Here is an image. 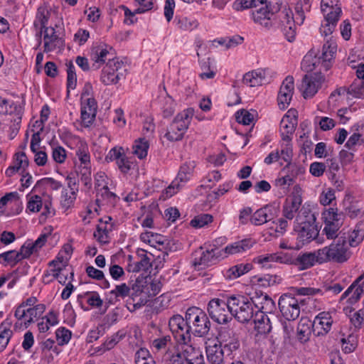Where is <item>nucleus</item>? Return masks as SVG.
I'll return each mask as SVG.
<instances>
[{
  "instance_id": "nucleus-33",
  "label": "nucleus",
  "mask_w": 364,
  "mask_h": 364,
  "mask_svg": "<svg viewBox=\"0 0 364 364\" xmlns=\"http://www.w3.org/2000/svg\"><path fill=\"white\" fill-rule=\"evenodd\" d=\"M11 324L12 322L6 318L0 325V353L6 348L13 335V331L11 330Z\"/></svg>"
},
{
  "instance_id": "nucleus-11",
  "label": "nucleus",
  "mask_w": 364,
  "mask_h": 364,
  "mask_svg": "<svg viewBox=\"0 0 364 364\" xmlns=\"http://www.w3.org/2000/svg\"><path fill=\"white\" fill-rule=\"evenodd\" d=\"M218 345L220 346L226 356L236 352L240 346L238 337L232 330L221 328L217 337Z\"/></svg>"
},
{
  "instance_id": "nucleus-50",
  "label": "nucleus",
  "mask_w": 364,
  "mask_h": 364,
  "mask_svg": "<svg viewBox=\"0 0 364 364\" xmlns=\"http://www.w3.org/2000/svg\"><path fill=\"white\" fill-rule=\"evenodd\" d=\"M144 278L146 279V283H144V285L145 288L147 289L146 291L149 299L150 297L155 296L160 292L162 284L161 282L158 280H151V278L147 279L146 277Z\"/></svg>"
},
{
  "instance_id": "nucleus-43",
  "label": "nucleus",
  "mask_w": 364,
  "mask_h": 364,
  "mask_svg": "<svg viewBox=\"0 0 364 364\" xmlns=\"http://www.w3.org/2000/svg\"><path fill=\"white\" fill-rule=\"evenodd\" d=\"M97 197H101V198H97L95 200L97 205H100L102 200H107V203H114L117 200L116 194L109 191L107 185H105L104 187L97 189Z\"/></svg>"
},
{
  "instance_id": "nucleus-26",
  "label": "nucleus",
  "mask_w": 364,
  "mask_h": 364,
  "mask_svg": "<svg viewBox=\"0 0 364 364\" xmlns=\"http://www.w3.org/2000/svg\"><path fill=\"white\" fill-rule=\"evenodd\" d=\"M50 11L46 6H40L37 10L33 26L36 29L38 30L36 33V37L39 39L41 38L43 30L48 28L47 24L50 18Z\"/></svg>"
},
{
  "instance_id": "nucleus-28",
  "label": "nucleus",
  "mask_w": 364,
  "mask_h": 364,
  "mask_svg": "<svg viewBox=\"0 0 364 364\" xmlns=\"http://www.w3.org/2000/svg\"><path fill=\"white\" fill-rule=\"evenodd\" d=\"M254 323L255 329L259 334L266 335L272 330L270 319L264 311L255 312Z\"/></svg>"
},
{
  "instance_id": "nucleus-58",
  "label": "nucleus",
  "mask_w": 364,
  "mask_h": 364,
  "mask_svg": "<svg viewBox=\"0 0 364 364\" xmlns=\"http://www.w3.org/2000/svg\"><path fill=\"white\" fill-rule=\"evenodd\" d=\"M213 218L210 214H200L192 219L190 223L193 228H201L211 223Z\"/></svg>"
},
{
  "instance_id": "nucleus-41",
  "label": "nucleus",
  "mask_w": 364,
  "mask_h": 364,
  "mask_svg": "<svg viewBox=\"0 0 364 364\" xmlns=\"http://www.w3.org/2000/svg\"><path fill=\"white\" fill-rule=\"evenodd\" d=\"M285 260H287V254L278 255L274 253L259 255L254 259L255 262L262 264L263 267L266 266L269 262H278L284 264Z\"/></svg>"
},
{
  "instance_id": "nucleus-49",
  "label": "nucleus",
  "mask_w": 364,
  "mask_h": 364,
  "mask_svg": "<svg viewBox=\"0 0 364 364\" xmlns=\"http://www.w3.org/2000/svg\"><path fill=\"white\" fill-rule=\"evenodd\" d=\"M124 335L125 333L124 332H117L113 334L103 343L98 351H102V353H104L107 350L112 349L124 336Z\"/></svg>"
},
{
  "instance_id": "nucleus-40",
  "label": "nucleus",
  "mask_w": 364,
  "mask_h": 364,
  "mask_svg": "<svg viewBox=\"0 0 364 364\" xmlns=\"http://www.w3.org/2000/svg\"><path fill=\"white\" fill-rule=\"evenodd\" d=\"M252 269V264H239L230 267L227 271V277L230 279H234L248 272Z\"/></svg>"
},
{
  "instance_id": "nucleus-15",
  "label": "nucleus",
  "mask_w": 364,
  "mask_h": 364,
  "mask_svg": "<svg viewBox=\"0 0 364 364\" xmlns=\"http://www.w3.org/2000/svg\"><path fill=\"white\" fill-rule=\"evenodd\" d=\"M318 257V250L299 255L295 258L287 254V260L284 261V264H294L298 269L304 270L313 267L316 263L323 264Z\"/></svg>"
},
{
  "instance_id": "nucleus-47",
  "label": "nucleus",
  "mask_w": 364,
  "mask_h": 364,
  "mask_svg": "<svg viewBox=\"0 0 364 364\" xmlns=\"http://www.w3.org/2000/svg\"><path fill=\"white\" fill-rule=\"evenodd\" d=\"M312 330L308 323H302V321L298 325L296 338L301 343H305L309 341Z\"/></svg>"
},
{
  "instance_id": "nucleus-13",
  "label": "nucleus",
  "mask_w": 364,
  "mask_h": 364,
  "mask_svg": "<svg viewBox=\"0 0 364 364\" xmlns=\"http://www.w3.org/2000/svg\"><path fill=\"white\" fill-rule=\"evenodd\" d=\"M193 265L196 267L204 268L215 264L220 257H222L220 251L217 249L203 250L200 247L193 255Z\"/></svg>"
},
{
  "instance_id": "nucleus-46",
  "label": "nucleus",
  "mask_w": 364,
  "mask_h": 364,
  "mask_svg": "<svg viewBox=\"0 0 364 364\" xmlns=\"http://www.w3.org/2000/svg\"><path fill=\"white\" fill-rule=\"evenodd\" d=\"M112 225L109 228L105 224H99L97 226L96 231L94 232V237L102 244H107L109 242V232L112 230Z\"/></svg>"
},
{
  "instance_id": "nucleus-52",
  "label": "nucleus",
  "mask_w": 364,
  "mask_h": 364,
  "mask_svg": "<svg viewBox=\"0 0 364 364\" xmlns=\"http://www.w3.org/2000/svg\"><path fill=\"white\" fill-rule=\"evenodd\" d=\"M343 215L341 213H338L337 209L329 208L323 213L324 223H343Z\"/></svg>"
},
{
  "instance_id": "nucleus-6",
  "label": "nucleus",
  "mask_w": 364,
  "mask_h": 364,
  "mask_svg": "<svg viewBox=\"0 0 364 364\" xmlns=\"http://www.w3.org/2000/svg\"><path fill=\"white\" fill-rule=\"evenodd\" d=\"M146 283L144 277H138L130 288L129 299L126 306L130 312L135 311L148 302L146 289L144 285Z\"/></svg>"
},
{
  "instance_id": "nucleus-64",
  "label": "nucleus",
  "mask_w": 364,
  "mask_h": 364,
  "mask_svg": "<svg viewBox=\"0 0 364 364\" xmlns=\"http://www.w3.org/2000/svg\"><path fill=\"white\" fill-rule=\"evenodd\" d=\"M164 359L167 364H188L179 353H175L171 350H167L164 356Z\"/></svg>"
},
{
  "instance_id": "nucleus-3",
  "label": "nucleus",
  "mask_w": 364,
  "mask_h": 364,
  "mask_svg": "<svg viewBox=\"0 0 364 364\" xmlns=\"http://www.w3.org/2000/svg\"><path fill=\"white\" fill-rule=\"evenodd\" d=\"M256 304L252 298L244 295L230 296V311L234 317L240 323L250 321L255 316L257 310Z\"/></svg>"
},
{
  "instance_id": "nucleus-29",
  "label": "nucleus",
  "mask_w": 364,
  "mask_h": 364,
  "mask_svg": "<svg viewBox=\"0 0 364 364\" xmlns=\"http://www.w3.org/2000/svg\"><path fill=\"white\" fill-rule=\"evenodd\" d=\"M190 177L179 171L176 178L171 182V183L166 188L164 194L166 195V198H170L176 193L184 185L190 180Z\"/></svg>"
},
{
  "instance_id": "nucleus-42",
  "label": "nucleus",
  "mask_w": 364,
  "mask_h": 364,
  "mask_svg": "<svg viewBox=\"0 0 364 364\" xmlns=\"http://www.w3.org/2000/svg\"><path fill=\"white\" fill-rule=\"evenodd\" d=\"M257 112L254 109L250 111L242 109L235 113L236 121L243 125H250L255 120Z\"/></svg>"
},
{
  "instance_id": "nucleus-23",
  "label": "nucleus",
  "mask_w": 364,
  "mask_h": 364,
  "mask_svg": "<svg viewBox=\"0 0 364 364\" xmlns=\"http://www.w3.org/2000/svg\"><path fill=\"white\" fill-rule=\"evenodd\" d=\"M42 35H43L44 51L46 53L54 50L62 43L61 38L58 37L55 28L52 26L43 29Z\"/></svg>"
},
{
  "instance_id": "nucleus-36",
  "label": "nucleus",
  "mask_w": 364,
  "mask_h": 364,
  "mask_svg": "<svg viewBox=\"0 0 364 364\" xmlns=\"http://www.w3.org/2000/svg\"><path fill=\"white\" fill-rule=\"evenodd\" d=\"M76 156L80 161L82 166H91L90 154L88 146L83 141H80L77 145Z\"/></svg>"
},
{
  "instance_id": "nucleus-62",
  "label": "nucleus",
  "mask_w": 364,
  "mask_h": 364,
  "mask_svg": "<svg viewBox=\"0 0 364 364\" xmlns=\"http://www.w3.org/2000/svg\"><path fill=\"white\" fill-rule=\"evenodd\" d=\"M46 310V306L43 304H39L34 306L33 308H29L26 310L27 314L29 315V319L25 324H30L33 322V318L40 316Z\"/></svg>"
},
{
  "instance_id": "nucleus-5",
  "label": "nucleus",
  "mask_w": 364,
  "mask_h": 364,
  "mask_svg": "<svg viewBox=\"0 0 364 364\" xmlns=\"http://www.w3.org/2000/svg\"><path fill=\"white\" fill-rule=\"evenodd\" d=\"M188 323L192 326L191 332L196 336L203 337L208 334L211 323L206 314L198 307H190L186 311Z\"/></svg>"
},
{
  "instance_id": "nucleus-8",
  "label": "nucleus",
  "mask_w": 364,
  "mask_h": 364,
  "mask_svg": "<svg viewBox=\"0 0 364 364\" xmlns=\"http://www.w3.org/2000/svg\"><path fill=\"white\" fill-rule=\"evenodd\" d=\"M278 305L285 319L294 321L299 316L300 305H304V300H299L291 294H284L279 297Z\"/></svg>"
},
{
  "instance_id": "nucleus-10",
  "label": "nucleus",
  "mask_w": 364,
  "mask_h": 364,
  "mask_svg": "<svg viewBox=\"0 0 364 364\" xmlns=\"http://www.w3.org/2000/svg\"><path fill=\"white\" fill-rule=\"evenodd\" d=\"M277 13V19L286 39L289 42L294 41L296 36V26L292 11L284 7L282 10L280 8Z\"/></svg>"
},
{
  "instance_id": "nucleus-24",
  "label": "nucleus",
  "mask_w": 364,
  "mask_h": 364,
  "mask_svg": "<svg viewBox=\"0 0 364 364\" xmlns=\"http://www.w3.org/2000/svg\"><path fill=\"white\" fill-rule=\"evenodd\" d=\"M194 115V109L193 108H188L178 113L173 119L172 123L173 124V129H176L178 131L183 132L186 133L188 126L191 124L192 118Z\"/></svg>"
},
{
  "instance_id": "nucleus-35",
  "label": "nucleus",
  "mask_w": 364,
  "mask_h": 364,
  "mask_svg": "<svg viewBox=\"0 0 364 364\" xmlns=\"http://www.w3.org/2000/svg\"><path fill=\"white\" fill-rule=\"evenodd\" d=\"M287 167L291 168V175H287L282 178H279L276 180V184L279 186H291L294 183V177L299 173H302L304 172V169L302 167H299L297 166H291L290 164L287 166Z\"/></svg>"
},
{
  "instance_id": "nucleus-27",
  "label": "nucleus",
  "mask_w": 364,
  "mask_h": 364,
  "mask_svg": "<svg viewBox=\"0 0 364 364\" xmlns=\"http://www.w3.org/2000/svg\"><path fill=\"white\" fill-rule=\"evenodd\" d=\"M255 243L256 242L253 239L246 238L227 245L225 247L224 251L227 255L241 253L252 248Z\"/></svg>"
},
{
  "instance_id": "nucleus-19",
  "label": "nucleus",
  "mask_w": 364,
  "mask_h": 364,
  "mask_svg": "<svg viewBox=\"0 0 364 364\" xmlns=\"http://www.w3.org/2000/svg\"><path fill=\"white\" fill-rule=\"evenodd\" d=\"M294 78L287 76L283 81L278 94V105L280 109H286L290 104L294 92Z\"/></svg>"
},
{
  "instance_id": "nucleus-20",
  "label": "nucleus",
  "mask_w": 364,
  "mask_h": 364,
  "mask_svg": "<svg viewBox=\"0 0 364 364\" xmlns=\"http://www.w3.org/2000/svg\"><path fill=\"white\" fill-rule=\"evenodd\" d=\"M364 284V273L359 276L350 287L343 293L341 300L348 297V302L350 304L356 303L363 292V285Z\"/></svg>"
},
{
  "instance_id": "nucleus-12",
  "label": "nucleus",
  "mask_w": 364,
  "mask_h": 364,
  "mask_svg": "<svg viewBox=\"0 0 364 364\" xmlns=\"http://www.w3.org/2000/svg\"><path fill=\"white\" fill-rule=\"evenodd\" d=\"M323 81L324 77L321 73L306 74L304 76L299 89L304 98H311L318 92Z\"/></svg>"
},
{
  "instance_id": "nucleus-25",
  "label": "nucleus",
  "mask_w": 364,
  "mask_h": 364,
  "mask_svg": "<svg viewBox=\"0 0 364 364\" xmlns=\"http://www.w3.org/2000/svg\"><path fill=\"white\" fill-rule=\"evenodd\" d=\"M137 256L139 260L129 263L128 265V271L132 272L149 271L152 265L151 258L147 255L146 252L144 250H141L138 251Z\"/></svg>"
},
{
  "instance_id": "nucleus-31",
  "label": "nucleus",
  "mask_w": 364,
  "mask_h": 364,
  "mask_svg": "<svg viewBox=\"0 0 364 364\" xmlns=\"http://www.w3.org/2000/svg\"><path fill=\"white\" fill-rule=\"evenodd\" d=\"M206 355L210 364H225V353L217 343L206 347Z\"/></svg>"
},
{
  "instance_id": "nucleus-30",
  "label": "nucleus",
  "mask_w": 364,
  "mask_h": 364,
  "mask_svg": "<svg viewBox=\"0 0 364 364\" xmlns=\"http://www.w3.org/2000/svg\"><path fill=\"white\" fill-rule=\"evenodd\" d=\"M243 83L250 87L259 86L266 82L265 73L262 70H252L243 76Z\"/></svg>"
},
{
  "instance_id": "nucleus-17",
  "label": "nucleus",
  "mask_w": 364,
  "mask_h": 364,
  "mask_svg": "<svg viewBox=\"0 0 364 364\" xmlns=\"http://www.w3.org/2000/svg\"><path fill=\"white\" fill-rule=\"evenodd\" d=\"M97 103L94 97H87L81 102V119L85 127H90L95 121Z\"/></svg>"
},
{
  "instance_id": "nucleus-61",
  "label": "nucleus",
  "mask_w": 364,
  "mask_h": 364,
  "mask_svg": "<svg viewBox=\"0 0 364 364\" xmlns=\"http://www.w3.org/2000/svg\"><path fill=\"white\" fill-rule=\"evenodd\" d=\"M91 166H82L79 173L81 182L88 189L92 188Z\"/></svg>"
},
{
  "instance_id": "nucleus-22",
  "label": "nucleus",
  "mask_w": 364,
  "mask_h": 364,
  "mask_svg": "<svg viewBox=\"0 0 364 364\" xmlns=\"http://www.w3.org/2000/svg\"><path fill=\"white\" fill-rule=\"evenodd\" d=\"M181 352H174L179 353L181 358L188 364H205L202 350L199 348L193 347L191 345L184 344Z\"/></svg>"
},
{
  "instance_id": "nucleus-14",
  "label": "nucleus",
  "mask_w": 364,
  "mask_h": 364,
  "mask_svg": "<svg viewBox=\"0 0 364 364\" xmlns=\"http://www.w3.org/2000/svg\"><path fill=\"white\" fill-rule=\"evenodd\" d=\"M122 66V62L114 58H109L106 66L102 70L101 82L105 85L117 83L121 76H122V73L118 72Z\"/></svg>"
},
{
  "instance_id": "nucleus-21",
  "label": "nucleus",
  "mask_w": 364,
  "mask_h": 364,
  "mask_svg": "<svg viewBox=\"0 0 364 364\" xmlns=\"http://www.w3.org/2000/svg\"><path fill=\"white\" fill-rule=\"evenodd\" d=\"M290 111L288 112V113ZM297 123V117L295 115L291 117L287 114L283 117L280 122V134L283 141L287 142L291 141Z\"/></svg>"
},
{
  "instance_id": "nucleus-63",
  "label": "nucleus",
  "mask_w": 364,
  "mask_h": 364,
  "mask_svg": "<svg viewBox=\"0 0 364 364\" xmlns=\"http://www.w3.org/2000/svg\"><path fill=\"white\" fill-rule=\"evenodd\" d=\"M324 20L326 21H333L334 22H338L339 21L341 14L342 13V10L341 6H334L328 8V11H321Z\"/></svg>"
},
{
  "instance_id": "nucleus-54",
  "label": "nucleus",
  "mask_w": 364,
  "mask_h": 364,
  "mask_svg": "<svg viewBox=\"0 0 364 364\" xmlns=\"http://www.w3.org/2000/svg\"><path fill=\"white\" fill-rule=\"evenodd\" d=\"M27 199L26 210L32 213L40 211L43 207V201L41 196L38 195H27Z\"/></svg>"
},
{
  "instance_id": "nucleus-57",
  "label": "nucleus",
  "mask_w": 364,
  "mask_h": 364,
  "mask_svg": "<svg viewBox=\"0 0 364 364\" xmlns=\"http://www.w3.org/2000/svg\"><path fill=\"white\" fill-rule=\"evenodd\" d=\"M262 302L261 306H258L256 304V312L264 311V314L271 312L276 308L274 301L267 294H262L261 296Z\"/></svg>"
},
{
  "instance_id": "nucleus-34",
  "label": "nucleus",
  "mask_w": 364,
  "mask_h": 364,
  "mask_svg": "<svg viewBox=\"0 0 364 364\" xmlns=\"http://www.w3.org/2000/svg\"><path fill=\"white\" fill-rule=\"evenodd\" d=\"M28 160L24 152H19L16 154V159L14 161V164L10 166L6 170V175L8 177L12 176L16 172L18 171L21 168L23 169V172H24V168L28 167Z\"/></svg>"
},
{
  "instance_id": "nucleus-59",
  "label": "nucleus",
  "mask_w": 364,
  "mask_h": 364,
  "mask_svg": "<svg viewBox=\"0 0 364 364\" xmlns=\"http://www.w3.org/2000/svg\"><path fill=\"white\" fill-rule=\"evenodd\" d=\"M342 349L346 353L353 352L357 347V338L353 334H350L347 338H341Z\"/></svg>"
},
{
  "instance_id": "nucleus-53",
  "label": "nucleus",
  "mask_w": 364,
  "mask_h": 364,
  "mask_svg": "<svg viewBox=\"0 0 364 364\" xmlns=\"http://www.w3.org/2000/svg\"><path fill=\"white\" fill-rule=\"evenodd\" d=\"M264 0H236L233 3V8L237 11H242L250 8H255L264 4Z\"/></svg>"
},
{
  "instance_id": "nucleus-45",
  "label": "nucleus",
  "mask_w": 364,
  "mask_h": 364,
  "mask_svg": "<svg viewBox=\"0 0 364 364\" xmlns=\"http://www.w3.org/2000/svg\"><path fill=\"white\" fill-rule=\"evenodd\" d=\"M176 26L178 29L184 31H191L196 28L198 23L196 19L187 17L176 18Z\"/></svg>"
},
{
  "instance_id": "nucleus-32",
  "label": "nucleus",
  "mask_w": 364,
  "mask_h": 364,
  "mask_svg": "<svg viewBox=\"0 0 364 364\" xmlns=\"http://www.w3.org/2000/svg\"><path fill=\"white\" fill-rule=\"evenodd\" d=\"M301 203L299 198L294 197L291 200H287L283 205L282 214L287 220H292L295 213L298 211Z\"/></svg>"
},
{
  "instance_id": "nucleus-2",
  "label": "nucleus",
  "mask_w": 364,
  "mask_h": 364,
  "mask_svg": "<svg viewBox=\"0 0 364 364\" xmlns=\"http://www.w3.org/2000/svg\"><path fill=\"white\" fill-rule=\"evenodd\" d=\"M319 260L322 263L337 262L344 263L351 256L348 245H346V233L341 235L328 246L318 249Z\"/></svg>"
},
{
  "instance_id": "nucleus-16",
  "label": "nucleus",
  "mask_w": 364,
  "mask_h": 364,
  "mask_svg": "<svg viewBox=\"0 0 364 364\" xmlns=\"http://www.w3.org/2000/svg\"><path fill=\"white\" fill-rule=\"evenodd\" d=\"M279 206L275 204H268L256 210L250 218V222L254 225H261L272 220L279 214Z\"/></svg>"
},
{
  "instance_id": "nucleus-7",
  "label": "nucleus",
  "mask_w": 364,
  "mask_h": 364,
  "mask_svg": "<svg viewBox=\"0 0 364 364\" xmlns=\"http://www.w3.org/2000/svg\"><path fill=\"white\" fill-rule=\"evenodd\" d=\"M168 326L179 343L188 344L191 342L192 326L188 323L186 314L185 318L179 314L173 315L169 319Z\"/></svg>"
},
{
  "instance_id": "nucleus-38",
  "label": "nucleus",
  "mask_w": 364,
  "mask_h": 364,
  "mask_svg": "<svg viewBox=\"0 0 364 364\" xmlns=\"http://www.w3.org/2000/svg\"><path fill=\"white\" fill-rule=\"evenodd\" d=\"M346 241L348 242V245L350 247H357L364 239V229L360 226H355L354 230L348 234L346 236Z\"/></svg>"
},
{
  "instance_id": "nucleus-44",
  "label": "nucleus",
  "mask_w": 364,
  "mask_h": 364,
  "mask_svg": "<svg viewBox=\"0 0 364 364\" xmlns=\"http://www.w3.org/2000/svg\"><path fill=\"white\" fill-rule=\"evenodd\" d=\"M149 146L147 140L144 138H139L135 141L133 146V152L139 159H143L147 156Z\"/></svg>"
},
{
  "instance_id": "nucleus-18",
  "label": "nucleus",
  "mask_w": 364,
  "mask_h": 364,
  "mask_svg": "<svg viewBox=\"0 0 364 364\" xmlns=\"http://www.w3.org/2000/svg\"><path fill=\"white\" fill-rule=\"evenodd\" d=\"M332 323L333 321L328 312H321L314 318L311 324L312 332L316 336H324L330 331Z\"/></svg>"
},
{
  "instance_id": "nucleus-51",
  "label": "nucleus",
  "mask_w": 364,
  "mask_h": 364,
  "mask_svg": "<svg viewBox=\"0 0 364 364\" xmlns=\"http://www.w3.org/2000/svg\"><path fill=\"white\" fill-rule=\"evenodd\" d=\"M347 94L355 98H362L364 95V81L355 80L348 87Z\"/></svg>"
},
{
  "instance_id": "nucleus-1",
  "label": "nucleus",
  "mask_w": 364,
  "mask_h": 364,
  "mask_svg": "<svg viewBox=\"0 0 364 364\" xmlns=\"http://www.w3.org/2000/svg\"><path fill=\"white\" fill-rule=\"evenodd\" d=\"M294 231L297 233V240L302 245L309 243L317 238L319 231L316 224V217L310 210H301L295 221Z\"/></svg>"
},
{
  "instance_id": "nucleus-9",
  "label": "nucleus",
  "mask_w": 364,
  "mask_h": 364,
  "mask_svg": "<svg viewBox=\"0 0 364 364\" xmlns=\"http://www.w3.org/2000/svg\"><path fill=\"white\" fill-rule=\"evenodd\" d=\"M264 7H262L252 12V16L255 23H259L265 28L272 26V17L279 11L282 4L279 1L274 2L272 0H264Z\"/></svg>"
},
{
  "instance_id": "nucleus-39",
  "label": "nucleus",
  "mask_w": 364,
  "mask_h": 364,
  "mask_svg": "<svg viewBox=\"0 0 364 364\" xmlns=\"http://www.w3.org/2000/svg\"><path fill=\"white\" fill-rule=\"evenodd\" d=\"M22 260L19 253L16 250H9L0 254V263L4 265L10 264L14 267L18 262Z\"/></svg>"
},
{
  "instance_id": "nucleus-48",
  "label": "nucleus",
  "mask_w": 364,
  "mask_h": 364,
  "mask_svg": "<svg viewBox=\"0 0 364 364\" xmlns=\"http://www.w3.org/2000/svg\"><path fill=\"white\" fill-rule=\"evenodd\" d=\"M343 223H324V228L322 230L323 233L326 236L328 240H335L339 237L338 231L342 226Z\"/></svg>"
},
{
  "instance_id": "nucleus-4",
  "label": "nucleus",
  "mask_w": 364,
  "mask_h": 364,
  "mask_svg": "<svg viewBox=\"0 0 364 364\" xmlns=\"http://www.w3.org/2000/svg\"><path fill=\"white\" fill-rule=\"evenodd\" d=\"M209 316L218 324H226L232 320L230 311V296L226 299L214 298L208 304Z\"/></svg>"
},
{
  "instance_id": "nucleus-56",
  "label": "nucleus",
  "mask_w": 364,
  "mask_h": 364,
  "mask_svg": "<svg viewBox=\"0 0 364 364\" xmlns=\"http://www.w3.org/2000/svg\"><path fill=\"white\" fill-rule=\"evenodd\" d=\"M62 187V183L53 178H44L36 183L34 188H50L53 191H57Z\"/></svg>"
},
{
  "instance_id": "nucleus-55",
  "label": "nucleus",
  "mask_w": 364,
  "mask_h": 364,
  "mask_svg": "<svg viewBox=\"0 0 364 364\" xmlns=\"http://www.w3.org/2000/svg\"><path fill=\"white\" fill-rule=\"evenodd\" d=\"M336 51V44L333 41L327 40L322 48V54L320 58L328 61L333 58V55Z\"/></svg>"
},
{
  "instance_id": "nucleus-60",
  "label": "nucleus",
  "mask_w": 364,
  "mask_h": 364,
  "mask_svg": "<svg viewBox=\"0 0 364 364\" xmlns=\"http://www.w3.org/2000/svg\"><path fill=\"white\" fill-rule=\"evenodd\" d=\"M56 339L60 346H63L70 341L72 332L65 327H60L55 331Z\"/></svg>"
},
{
  "instance_id": "nucleus-37",
  "label": "nucleus",
  "mask_w": 364,
  "mask_h": 364,
  "mask_svg": "<svg viewBox=\"0 0 364 364\" xmlns=\"http://www.w3.org/2000/svg\"><path fill=\"white\" fill-rule=\"evenodd\" d=\"M87 297V304L92 307H100L102 305L103 301L100 297L98 293L95 291H87L84 295H78L77 302L83 309L82 298Z\"/></svg>"
}]
</instances>
